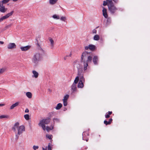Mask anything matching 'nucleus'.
<instances>
[{
	"label": "nucleus",
	"instance_id": "1",
	"mask_svg": "<svg viewBox=\"0 0 150 150\" xmlns=\"http://www.w3.org/2000/svg\"><path fill=\"white\" fill-rule=\"evenodd\" d=\"M92 59V56L90 53L86 52H83L81 55V61L83 63V70L86 71L88 67V63L91 62Z\"/></svg>",
	"mask_w": 150,
	"mask_h": 150
},
{
	"label": "nucleus",
	"instance_id": "2",
	"mask_svg": "<svg viewBox=\"0 0 150 150\" xmlns=\"http://www.w3.org/2000/svg\"><path fill=\"white\" fill-rule=\"evenodd\" d=\"M19 123L17 122L14 124L12 128V130L16 133V137L17 139H18L19 136L22 134L25 131V128L24 125L19 126Z\"/></svg>",
	"mask_w": 150,
	"mask_h": 150
},
{
	"label": "nucleus",
	"instance_id": "3",
	"mask_svg": "<svg viewBox=\"0 0 150 150\" xmlns=\"http://www.w3.org/2000/svg\"><path fill=\"white\" fill-rule=\"evenodd\" d=\"M42 58L41 54H40L39 53H36L33 56L32 58V62L35 65H36L38 64L39 61Z\"/></svg>",
	"mask_w": 150,
	"mask_h": 150
},
{
	"label": "nucleus",
	"instance_id": "4",
	"mask_svg": "<svg viewBox=\"0 0 150 150\" xmlns=\"http://www.w3.org/2000/svg\"><path fill=\"white\" fill-rule=\"evenodd\" d=\"M108 10L112 14H114L117 10V8L115 6L112 1L108 4Z\"/></svg>",
	"mask_w": 150,
	"mask_h": 150
},
{
	"label": "nucleus",
	"instance_id": "5",
	"mask_svg": "<svg viewBox=\"0 0 150 150\" xmlns=\"http://www.w3.org/2000/svg\"><path fill=\"white\" fill-rule=\"evenodd\" d=\"M50 121V119H43L40 121L38 124L39 126H41L44 130H45L46 129L45 125H47L49 124Z\"/></svg>",
	"mask_w": 150,
	"mask_h": 150
},
{
	"label": "nucleus",
	"instance_id": "6",
	"mask_svg": "<svg viewBox=\"0 0 150 150\" xmlns=\"http://www.w3.org/2000/svg\"><path fill=\"white\" fill-rule=\"evenodd\" d=\"M74 67H76L78 70V73L83 72V66L80 64V63L77 61H76L74 63Z\"/></svg>",
	"mask_w": 150,
	"mask_h": 150
},
{
	"label": "nucleus",
	"instance_id": "7",
	"mask_svg": "<svg viewBox=\"0 0 150 150\" xmlns=\"http://www.w3.org/2000/svg\"><path fill=\"white\" fill-rule=\"evenodd\" d=\"M77 78L78 80V81L79 79V81L83 82H85V79L83 76V72H81V73H78L77 76L76 77L75 79H76Z\"/></svg>",
	"mask_w": 150,
	"mask_h": 150
},
{
	"label": "nucleus",
	"instance_id": "8",
	"mask_svg": "<svg viewBox=\"0 0 150 150\" xmlns=\"http://www.w3.org/2000/svg\"><path fill=\"white\" fill-rule=\"evenodd\" d=\"M78 82V80L77 78L75 79L74 82L71 86V90L73 92H74L76 91L77 88L76 87V84Z\"/></svg>",
	"mask_w": 150,
	"mask_h": 150
},
{
	"label": "nucleus",
	"instance_id": "9",
	"mask_svg": "<svg viewBox=\"0 0 150 150\" xmlns=\"http://www.w3.org/2000/svg\"><path fill=\"white\" fill-rule=\"evenodd\" d=\"M13 13V11H12L10 13H8L6 15L1 17V18H0V22H2L4 20L7 18H8L10 16L12 15Z\"/></svg>",
	"mask_w": 150,
	"mask_h": 150
},
{
	"label": "nucleus",
	"instance_id": "10",
	"mask_svg": "<svg viewBox=\"0 0 150 150\" xmlns=\"http://www.w3.org/2000/svg\"><path fill=\"white\" fill-rule=\"evenodd\" d=\"M95 46L93 45H90L85 47V50H87L89 49L92 51H94L95 49Z\"/></svg>",
	"mask_w": 150,
	"mask_h": 150
},
{
	"label": "nucleus",
	"instance_id": "11",
	"mask_svg": "<svg viewBox=\"0 0 150 150\" xmlns=\"http://www.w3.org/2000/svg\"><path fill=\"white\" fill-rule=\"evenodd\" d=\"M83 139L84 140H86L87 142L88 140V139L87 137L88 136V132L86 131L83 132Z\"/></svg>",
	"mask_w": 150,
	"mask_h": 150
},
{
	"label": "nucleus",
	"instance_id": "12",
	"mask_svg": "<svg viewBox=\"0 0 150 150\" xmlns=\"http://www.w3.org/2000/svg\"><path fill=\"white\" fill-rule=\"evenodd\" d=\"M7 9V8H5L2 4L0 3V11L1 12L4 13L6 11Z\"/></svg>",
	"mask_w": 150,
	"mask_h": 150
},
{
	"label": "nucleus",
	"instance_id": "13",
	"mask_svg": "<svg viewBox=\"0 0 150 150\" xmlns=\"http://www.w3.org/2000/svg\"><path fill=\"white\" fill-rule=\"evenodd\" d=\"M16 47V45L14 43H11L8 44L7 48L8 49H11L15 48Z\"/></svg>",
	"mask_w": 150,
	"mask_h": 150
},
{
	"label": "nucleus",
	"instance_id": "14",
	"mask_svg": "<svg viewBox=\"0 0 150 150\" xmlns=\"http://www.w3.org/2000/svg\"><path fill=\"white\" fill-rule=\"evenodd\" d=\"M102 12L103 16L105 18H108V16L107 13L106 9L104 8H103Z\"/></svg>",
	"mask_w": 150,
	"mask_h": 150
},
{
	"label": "nucleus",
	"instance_id": "15",
	"mask_svg": "<svg viewBox=\"0 0 150 150\" xmlns=\"http://www.w3.org/2000/svg\"><path fill=\"white\" fill-rule=\"evenodd\" d=\"M98 57L97 56H94L93 59V61L95 65L98 64Z\"/></svg>",
	"mask_w": 150,
	"mask_h": 150
},
{
	"label": "nucleus",
	"instance_id": "16",
	"mask_svg": "<svg viewBox=\"0 0 150 150\" xmlns=\"http://www.w3.org/2000/svg\"><path fill=\"white\" fill-rule=\"evenodd\" d=\"M30 47V46H27L23 47H21V49L22 51H26L29 49Z\"/></svg>",
	"mask_w": 150,
	"mask_h": 150
},
{
	"label": "nucleus",
	"instance_id": "17",
	"mask_svg": "<svg viewBox=\"0 0 150 150\" xmlns=\"http://www.w3.org/2000/svg\"><path fill=\"white\" fill-rule=\"evenodd\" d=\"M84 82L81 81H79V83L78 84V87L79 88H83L84 86L83 83Z\"/></svg>",
	"mask_w": 150,
	"mask_h": 150
},
{
	"label": "nucleus",
	"instance_id": "18",
	"mask_svg": "<svg viewBox=\"0 0 150 150\" xmlns=\"http://www.w3.org/2000/svg\"><path fill=\"white\" fill-rule=\"evenodd\" d=\"M112 121V118H110L109 119L108 121L106 120H104V123L105 125H109L111 123Z\"/></svg>",
	"mask_w": 150,
	"mask_h": 150
},
{
	"label": "nucleus",
	"instance_id": "19",
	"mask_svg": "<svg viewBox=\"0 0 150 150\" xmlns=\"http://www.w3.org/2000/svg\"><path fill=\"white\" fill-rule=\"evenodd\" d=\"M19 104V102H17L13 104L10 107V109H13L15 107L18 106Z\"/></svg>",
	"mask_w": 150,
	"mask_h": 150
},
{
	"label": "nucleus",
	"instance_id": "20",
	"mask_svg": "<svg viewBox=\"0 0 150 150\" xmlns=\"http://www.w3.org/2000/svg\"><path fill=\"white\" fill-rule=\"evenodd\" d=\"M33 74L32 76L33 77H34L35 78H37L38 77V72H37L35 71L34 70L33 71Z\"/></svg>",
	"mask_w": 150,
	"mask_h": 150
},
{
	"label": "nucleus",
	"instance_id": "21",
	"mask_svg": "<svg viewBox=\"0 0 150 150\" xmlns=\"http://www.w3.org/2000/svg\"><path fill=\"white\" fill-rule=\"evenodd\" d=\"M112 113V111H108V112L106 113L105 115V117L106 118H108L110 117V115H111Z\"/></svg>",
	"mask_w": 150,
	"mask_h": 150
},
{
	"label": "nucleus",
	"instance_id": "22",
	"mask_svg": "<svg viewBox=\"0 0 150 150\" xmlns=\"http://www.w3.org/2000/svg\"><path fill=\"white\" fill-rule=\"evenodd\" d=\"M62 107V105L61 103H59L57 104L56 107L55 109L57 110L60 109Z\"/></svg>",
	"mask_w": 150,
	"mask_h": 150
},
{
	"label": "nucleus",
	"instance_id": "23",
	"mask_svg": "<svg viewBox=\"0 0 150 150\" xmlns=\"http://www.w3.org/2000/svg\"><path fill=\"white\" fill-rule=\"evenodd\" d=\"M26 96L29 98H31L32 97V93L30 92H27L26 93Z\"/></svg>",
	"mask_w": 150,
	"mask_h": 150
},
{
	"label": "nucleus",
	"instance_id": "24",
	"mask_svg": "<svg viewBox=\"0 0 150 150\" xmlns=\"http://www.w3.org/2000/svg\"><path fill=\"white\" fill-rule=\"evenodd\" d=\"M49 40L51 43V46L52 47H53L54 44V41L51 38H49Z\"/></svg>",
	"mask_w": 150,
	"mask_h": 150
},
{
	"label": "nucleus",
	"instance_id": "25",
	"mask_svg": "<svg viewBox=\"0 0 150 150\" xmlns=\"http://www.w3.org/2000/svg\"><path fill=\"white\" fill-rule=\"evenodd\" d=\"M99 36L98 35H95L93 37V39L95 40H99Z\"/></svg>",
	"mask_w": 150,
	"mask_h": 150
},
{
	"label": "nucleus",
	"instance_id": "26",
	"mask_svg": "<svg viewBox=\"0 0 150 150\" xmlns=\"http://www.w3.org/2000/svg\"><path fill=\"white\" fill-rule=\"evenodd\" d=\"M58 0H50L49 2L50 4H55Z\"/></svg>",
	"mask_w": 150,
	"mask_h": 150
},
{
	"label": "nucleus",
	"instance_id": "27",
	"mask_svg": "<svg viewBox=\"0 0 150 150\" xmlns=\"http://www.w3.org/2000/svg\"><path fill=\"white\" fill-rule=\"evenodd\" d=\"M9 118V116L8 115H3L0 116V119L3 118Z\"/></svg>",
	"mask_w": 150,
	"mask_h": 150
},
{
	"label": "nucleus",
	"instance_id": "28",
	"mask_svg": "<svg viewBox=\"0 0 150 150\" xmlns=\"http://www.w3.org/2000/svg\"><path fill=\"white\" fill-rule=\"evenodd\" d=\"M69 95H66L64 97L63 101H67L68 98H69Z\"/></svg>",
	"mask_w": 150,
	"mask_h": 150
},
{
	"label": "nucleus",
	"instance_id": "29",
	"mask_svg": "<svg viewBox=\"0 0 150 150\" xmlns=\"http://www.w3.org/2000/svg\"><path fill=\"white\" fill-rule=\"evenodd\" d=\"M9 1L10 0H3L1 1H0V3L3 4H5L8 3Z\"/></svg>",
	"mask_w": 150,
	"mask_h": 150
},
{
	"label": "nucleus",
	"instance_id": "30",
	"mask_svg": "<svg viewBox=\"0 0 150 150\" xmlns=\"http://www.w3.org/2000/svg\"><path fill=\"white\" fill-rule=\"evenodd\" d=\"M53 127L52 126L50 127L47 126L46 127V129L47 131H49L52 130L53 129Z\"/></svg>",
	"mask_w": 150,
	"mask_h": 150
},
{
	"label": "nucleus",
	"instance_id": "31",
	"mask_svg": "<svg viewBox=\"0 0 150 150\" xmlns=\"http://www.w3.org/2000/svg\"><path fill=\"white\" fill-rule=\"evenodd\" d=\"M24 117L25 119L27 120H29L30 119L29 116L28 114L25 115Z\"/></svg>",
	"mask_w": 150,
	"mask_h": 150
},
{
	"label": "nucleus",
	"instance_id": "32",
	"mask_svg": "<svg viewBox=\"0 0 150 150\" xmlns=\"http://www.w3.org/2000/svg\"><path fill=\"white\" fill-rule=\"evenodd\" d=\"M52 17L53 18L55 19H59V16H57L56 15H54Z\"/></svg>",
	"mask_w": 150,
	"mask_h": 150
},
{
	"label": "nucleus",
	"instance_id": "33",
	"mask_svg": "<svg viewBox=\"0 0 150 150\" xmlns=\"http://www.w3.org/2000/svg\"><path fill=\"white\" fill-rule=\"evenodd\" d=\"M5 71V69L4 68H2L0 69V74L3 73Z\"/></svg>",
	"mask_w": 150,
	"mask_h": 150
},
{
	"label": "nucleus",
	"instance_id": "34",
	"mask_svg": "<svg viewBox=\"0 0 150 150\" xmlns=\"http://www.w3.org/2000/svg\"><path fill=\"white\" fill-rule=\"evenodd\" d=\"M51 144L50 143L48 144V150H51V149L52 148L51 146Z\"/></svg>",
	"mask_w": 150,
	"mask_h": 150
},
{
	"label": "nucleus",
	"instance_id": "35",
	"mask_svg": "<svg viewBox=\"0 0 150 150\" xmlns=\"http://www.w3.org/2000/svg\"><path fill=\"white\" fill-rule=\"evenodd\" d=\"M12 25V24H10L7 25H6L5 28V29H6L7 28H10L11 26Z\"/></svg>",
	"mask_w": 150,
	"mask_h": 150
},
{
	"label": "nucleus",
	"instance_id": "36",
	"mask_svg": "<svg viewBox=\"0 0 150 150\" xmlns=\"http://www.w3.org/2000/svg\"><path fill=\"white\" fill-rule=\"evenodd\" d=\"M60 19L62 21H65L66 20V18L65 17L62 16L61 17Z\"/></svg>",
	"mask_w": 150,
	"mask_h": 150
},
{
	"label": "nucleus",
	"instance_id": "37",
	"mask_svg": "<svg viewBox=\"0 0 150 150\" xmlns=\"http://www.w3.org/2000/svg\"><path fill=\"white\" fill-rule=\"evenodd\" d=\"M37 46H38L40 48L39 49L40 50H41L42 51V54H43L44 53V51L43 50V49H41L40 47L39 44L38 43L37 44Z\"/></svg>",
	"mask_w": 150,
	"mask_h": 150
},
{
	"label": "nucleus",
	"instance_id": "38",
	"mask_svg": "<svg viewBox=\"0 0 150 150\" xmlns=\"http://www.w3.org/2000/svg\"><path fill=\"white\" fill-rule=\"evenodd\" d=\"M39 146H33V148L34 150H36V149H38Z\"/></svg>",
	"mask_w": 150,
	"mask_h": 150
},
{
	"label": "nucleus",
	"instance_id": "39",
	"mask_svg": "<svg viewBox=\"0 0 150 150\" xmlns=\"http://www.w3.org/2000/svg\"><path fill=\"white\" fill-rule=\"evenodd\" d=\"M46 137L48 138L49 139H52V135H46Z\"/></svg>",
	"mask_w": 150,
	"mask_h": 150
},
{
	"label": "nucleus",
	"instance_id": "40",
	"mask_svg": "<svg viewBox=\"0 0 150 150\" xmlns=\"http://www.w3.org/2000/svg\"><path fill=\"white\" fill-rule=\"evenodd\" d=\"M108 2L107 1H104L103 5L104 6H106L107 5H108Z\"/></svg>",
	"mask_w": 150,
	"mask_h": 150
},
{
	"label": "nucleus",
	"instance_id": "41",
	"mask_svg": "<svg viewBox=\"0 0 150 150\" xmlns=\"http://www.w3.org/2000/svg\"><path fill=\"white\" fill-rule=\"evenodd\" d=\"M64 105L65 106H67V101H63Z\"/></svg>",
	"mask_w": 150,
	"mask_h": 150
},
{
	"label": "nucleus",
	"instance_id": "42",
	"mask_svg": "<svg viewBox=\"0 0 150 150\" xmlns=\"http://www.w3.org/2000/svg\"><path fill=\"white\" fill-rule=\"evenodd\" d=\"M96 32L97 30L95 29L93 30L92 31V33L93 34H96Z\"/></svg>",
	"mask_w": 150,
	"mask_h": 150
},
{
	"label": "nucleus",
	"instance_id": "43",
	"mask_svg": "<svg viewBox=\"0 0 150 150\" xmlns=\"http://www.w3.org/2000/svg\"><path fill=\"white\" fill-rule=\"evenodd\" d=\"M114 2L116 3H118V0H112Z\"/></svg>",
	"mask_w": 150,
	"mask_h": 150
},
{
	"label": "nucleus",
	"instance_id": "44",
	"mask_svg": "<svg viewBox=\"0 0 150 150\" xmlns=\"http://www.w3.org/2000/svg\"><path fill=\"white\" fill-rule=\"evenodd\" d=\"M29 111V110L28 108L26 109L25 110V112H28Z\"/></svg>",
	"mask_w": 150,
	"mask_h": 150
},
{
	"label": "nucleus",
	"instance_id": "45",
	"mask_svg": "<svg viewBox=\"0 0 150 150\" xmlns=\"http://www.w3.org/2000/svg\"><path fill=\"white\" fill-rule=\"evenodd\" d=\"M5 105L4 104H0V106H2Z\"/></svg>",
	"mask_w": 150,
	"mask_h": 150
},
{
	"label": "nucleus",
	"instance_id": "46",
	"mask_svg": "<svg viewBox=\"0 0 150 150\" xmlns=\"http://www.w3.org/2000/svg\"><path fill=\"white\" fill-rule=\"evenodd\" d=\"M108 2V3H109L110 2L112 1L111 0H106Z\"/></svg>",
	"mask_w": 150,
	"mask_h": 150
},
{
	"label": "nucleus",
	"instance_id": "47",
	"mask_svg": "<svg viewBox=\"0 0 150 150\" xmlns=\"http://www.w3.org/2000/svg\"><path fill=\"white\" fill-rule=\"evenodd\" d=\"M0 44H4V42L3 41H0Z\"/></svg>",
	"mask_w": 150,
	"mask_h": 150
},
{
	"label": "nucleus",
	"instance_id": "48",
	"mask_svg": "<svg viewBox=\"0 0 150 150\" xmlns=\"http://www.w3.org/2000/svg\"><path fill=\"white\" fill-rule=\"evenodd\" d=\"M54 121H58V120L57 118H54L53 119Z\"/></svg>",
	"mask_w": 150,
	"mask_h": 150
},
{
	"label": "nucleus",
	"instance_id": "49",
	"mask_svg": "<svg viewBox=\"0 0 150 150\" xmlns=\"http://www.w3.org/2000/svg\"><path fill=\"white\" fill-rule=\"evenodd\" d=\"M42 150H47L46 148H42Z\"/></svg>",
	"mask_w": 150,
	"mask_h": 150
}]
</instances>
